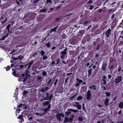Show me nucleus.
<instances>
[{"label": "nucleus", "mask_w": 123, "mask_h": 123, "mask_svg": "<svg viewBox=\"0 0 123 123\" xmlns=\"http://www.w3.org/2000/svg\"><path fill=\"white\" fill-rule=\"evenodd\" d=\"M46 96L44 97V96L42 97V98L41 99L40 101H42L44 100H51L52 99V93L50 94L48 93V92H46L45 94Z\"/></svg>", "instance_id": "nucleus-1"}, {"label": "nucleus", "mask_w": 123, "mask_h": 123, "mask_svg": "<svg viewBox=\"0 0 123 123\" xmlns=\"http://www.w3.org/2000/svg\"><path fill=\"white\" fill-rule=\"evenodd\" d=\"M71 111L75 112H77L78 111L77 110H74L71 108L68 109L67 110V111L65 112L66 116L69 117V115L71 114Z\"/></svg>", "instance_id": "nucleus-2"}, {"label": "nucleus", "mask_w": 123, "mask_h": 123, "mask_svg": "<svg viewBox=\"0 0 123 123\" xmlns=\"http://www.w3.org/2000/svg\"><path fill=\"white\" fill-rule=\"evenodd\" d=\"M56 117L57 120L59 121L61 120L62 119L61 117H64V114L62 113H58L56 114Z\"/></svg>", "instance_id": "nucleus-3"}, {"label": "nucleus", "mask_w": 123, "mask_h": 123, "mask_svg": "<svg viewBox=\"0 0 123 123\" xmlns=\"http://www.w3.org/2000/svg\"><path fill=\"white\" fill-rule=\"evenodd\" d=\"M67 50V48L65 49L63 51L61 52V55L60 56L61 58L62 59H64V58L65 55L66 54V51Z\"/></svg>", "instance_id": "nucleus-4"}, {"label": "nucleus", "mask_w": 123, "mask_h": 123, "mask_svg": "<svg viewBox=\"0 0 123 123\" xmlns=\"http://www.w3.org/2000/svg\"><path fill=\"white\" fill-rule=\"evenodd\" d=\"M122 80V77L120 76L116 78L115 80V82L116 83H118Z\"/></svg>", "instance_id": "nucleus-5"}, {"label": "nucleus", "mask_w": 123, "mask_h": 123, "mask_svg": "<svg viewBox=\"0 0 123 123\" xmlns=\"http://www.w3.org/2000/svg\"><path fill=\"white\" fill-rule=\"evenodd\" d=\"M107 65V62H103L101 68L103 71H105L106 70Z\"/></svg>", "instance_id": "nucleus-6"}, {"label": "nucleus", "mask_w": 123, "mask_h": 123, "mask_svg": "<svg viewBox=\"0 0 123 123\" xmlns=\"http://www.w3.org/2000/svg\"><path fill=\"white\" fill-rule=\"evenodd\" d=\"M111 32V29L110 28H108L105 32V35L106 37L108 38L109 37Z\"/></svg>", "instance_id": "nucleus-7"}, {"label": "nucleus", "mask_w": 123, "mask_h": 123, "mask_svg": "<svg viewBox=\"0 0 123 123\" xmlns=\"http://www.w3.org/2000/svg\"><path fill=\"white\" fill-rule=\"evenodd\" d=\"M92 95L90 90H88L87 92L86 99L87 100H90L91 98Z\"/></svg>", "instance_id": "nucleus-8"}, {"label": "nucleus", "mask_w": 123, "mask_h": 123, "mask_svg": "<svg viewBox=\"0 0 123 123\" xmlns=\"http://www.w3.org/2000/svg\"><path fill=\"white\" fill-rule=\"evenodd\" d=\"M50 102V100L46 101L45 102L43 103V105L44 106V108L47 107L49 105H50V108H51V104L49 103Z\"/></svg>", "instance_id": "nucleus-9"}, {"label": "nucleus", "mask_w": 123, "mask_h": 123, "mask_svg": "<svg viewBox=\"0 0 123 123\" xmlns=\"http://www.w3.org/2000/svg\"><path fill=\"white\" fill-rule=\"evenodd\" d=\"M34 61L31 60V61L29 62L26 65H27L26 67V69H29L31 68V65L33 63Z\"/></svg>", "instance_id": "nucleus-10"}, {"label": "nucleus", "mask_w": 123, "mask_h": 123, "mask_svg": "<svg viewBox=\"0 0 123 123\" xmlns=\"http://www.w3.org/2000/svg\"><path fill=\"white\" fill-rule=\"evenodd\" d=\"M23 113V112H22L21 115H19L18 117V119H20V120H19V122L21 123H22V122H23L24 121V118L23 117H25V116L22 115Z\"/></svg>", "instance_id": "nucleus-11"}, {"label": "nucleus", "mask_w": 123, "mask_h": 123, "mask_svg": "<svg viewBox=\"0 0 123 123\" xmlns=\"http://www.w3.org/2000/svg\"><path fill=\"white\" fill-rule=\"evenodd\" d=\"M50 105H49L47 107H46V108H44V109H43L42 110L44 112L43 113H44V114H45V113L48 111H49V109H50Z\"/></svg>", "instance_id": "nucleus-12"}, {"label": "nucleus", "mask_w": 123, "mask_h": 123, "mask_svg": "<svg viewBox=\"0 0 123 123\" xmlns=\"http://www.w3.org/2000/svg\"><path fill=\"white\" fill-rule=\"evenodd\" d=\"M12 74L15 77H18L16 71V69L15 68H12Z\"/></svg>", "instance_id": "nucleus-13"}, {"label": "nucleus", "mask_w": 123, "mask_h": 123, "mask_svg": "<svg viewBox=\"0 0 123 123\" xmlns=\"http://www.w3.org/2000/svg\"><path fill=\"white\" fill-rule=\"evenodd\" d=\"M106 79L107 78L104 75L103 77L102 80L104 82L103 83V84L105 85H106V84L107 82L106 80Z\"/></svg>", "instance_id": "nucleus-14"}, {"label": "nucleus", "mask_w": 123, "mask_h": 123, "mask_svg": "<svg viewBox=\"0 0 123 123\" xmlns=\"http://www.w3.org/2000/svg\"><path fill=\"white\" fill-rule=\"evenodd\" d=\"M49 87H45L44 88H43L41 90V91L42 92H45L46 91L48 90L49 89Z\"/></svg>", "instance_id": "nucleus-15"}, {"label": "nucleus", "mask_w": 123, "mask_h": 123, "mask_svg": "<svg viewBox=\"0 0 123 123\" xmlns=\"http://www.w3.org/2000/svg\"><path fill=\"white\" fill-rule=\"evenodd\" d=\"M109 100L108 99L106 98L105 99V101L104 102V104L105 105L108 106L109 105Z\"/></svg>", "instance_id": "nucleus-16"}, {"label": "nucleus", "mask_w": 123, "mask_h": 123, "mask_svg": "<svg viewBox=\"0 0 123 123\" xmlns=\"http://www.w3.org/2000/svg\"><path fill=\"white\" fill-rule=\"evenodd\" d=\"M96 86H95L93 85L92 86L90 85L89 86V88L91 89H93L94 90H96Z\"/></svg>", "instance_id": "nucleus-17"}, {"label": "nucleus", "mask_w": 123, "mask_h": 123, "mask_svg": "<svg viewBox=\"0 0 123 123\" xmlns=\"http://www.w3.org/2000/svg\"><path fill=\"white\" fill-rule=\"evenodd\" d=\"M43 18L41 16H40L38 17L37 18V21L39 22L43 20Z\"/></svg>", "instance_id": "nucleus-18"}, {"label": "nucleus", "mask_w": 123, "mask_h": 123, "mask_svg": "<svg viewBox=\"0 0 123 123\" xmlns=\"http://www.w3.org/2000/svg\"><path fill=\"white\" fill-rule=\"evenodd\" d=\"M76 104H77V107L78 110L81 109V106L80 105H79V103L77 102L76 103Z\"/></svg>", "instance_id": "nucleus-19"}, {"label": "nucleus", "mask_w": 123, "mask_h": 123, "mask_svg": "<svg viewBox=\"0 0 123 123\" xmlns=\"http://www.w3.org/2000/svg\"><path fill=\"white\" fill-rule=\"evenodd\" d=\"M118 106L119 107L122 108H123V102H120L118 105Z\"/></svg>", "instance_id": "nucleus-20"}, {"label": "nucleus", "mask_w": 123, "mask_h": 123, "mask_svg": "<svg viewBox=\"0 0 123 123\" xmlns=\"http://www.w3.org/2000/svg\"><path fill=\"white\" fill-rule=\"evenodd\" d=\"M58 27V26H57L56 27L52 29L51 30V31H53L54 32H56V29Z\"/></svg>", "instance_id": "nucleus-21"}, {"label": "nucleus", "mask_w": 123, "mask_h": 123, "mask_svg": "<svg viewBox=\"0 0 123 123\" xmlns=\"http://www.w3.org/2000/svg\"><path fill=\"white\" fill-rule=\"evenodd\" d=\"M76 80L80 84L82 83L83 82V81L82 80L78 78H77Z\"/></svg>", "instance_id": "nucleus-22"}, {"label": "nucleus", "mask_w": 123, "mask_h": 123, "mask_svg": "<svg viewBox=\"0 0 123 123\" xmlns=\"http://www.w3.org/2000/svg\"><path fill=\"white\" fill-rule=\"evenodd\" d=\"M92 68L90 69L88 71V77H90V76L91 75V73L92 72Z\"/></svg>", "instance_id": "nucleus-23"}, {"label": "nucleus", "mask_w": 123, "mask_h": 123, "mask_svg": "<svg viewBox=\"0 0 123 123\" xmlns=\"http://www.w3.org/2000/svg\"><path fill=\"white\" fill-rule=\"evenodd\" d=\"M47 10V9H46V8H44L43 9L41 10L40 11L43 12L45 13L46 12Z\"/></svg>", "instance_id": "nucleus-24"}, {"label": "nucleus", "mask_w": 123, "mask_h": 123, "mask_svg": "<svg viewBox=\"0 0 123 123\" xmlns=\"http://www.w3.org/2000/svg\"><path fill=\"white\" fill-rule=\"evenodd\" d=\"M68 122H69L68 118L67 117H65V120L63 122V123H67Z\"/></svg>", "instance_id": "nucleus-25"}, {"label": "nucleus", "mask_w": 123, "mask_h": 123, "mask_svg": "<svg viewBox=\"0 0 123 123\" xmlns=\"http://www.w3.org/2000/svg\"><path fill=\"white\" fill-rule=\"evenodd\" d=\"M11 25L10 24H9L6 26V29H7L8 31L9 32H10V31L9 30V28L10 27Z\"/></svg>", "instance_id": "nucleus-26"}, {"label": "nucleus", "mask_w": 123, "mask_h": 123, "mask_svg": "<svg viewBox=\"0 0 123 123\" xmlns=\"http://www.w3.org/2000/svg\"><path fill=\"white\" fill-rule=\"evenodd\" d=\"M27 79H28V77H27V76H26V77L24 79H23V78L21 79V80H22V79L23 80H20V81H22L23 82H25L26 81Z\"/></svg>", "instance_id": "nucleus-27"}, {"label": "nucleus", "mask_w": 123, "mask_h": 123, "mask_svg": "<svg viewBox=\"0 0 123 123\" xmlns=\"http://www.w3.org/2000/svg\"><path fill=\"white\" fill-rule=\"evenodd\" d=\"M4 68H6V71H8L9 70L11 69V67L8 65L6 67H5Z\"/></svg>", "instance_id": "nucleus-28"}, {"label": "nucleus", "mask_w": 123, "mask_h": 123, "mask_svg": "<svg viewBox=\"0 0 123 123\" xmlns=\"http://www.w3.org/2000/svg\"><path fill=\"white\" fill-rule=\"evenodd\" d=\"M39 1V0H34L32 4V5L33 6H35V3H36L38 2Z\"/></svg>", "instance_id": "nucleus-29"}, {"label": "nucleus", "mask_w": 123, "mask_h": 123, "mask_svg": "<svg viewBox=\"0 0 123 123\" xmlns=\"http://www.w3.org/2000/svg\"><path fill=\"white\" fill-rule=\"evenodd\" d=\"M85 30H82L80 31L79 33L81 35H82L85 33Z\"/></svg>", "instance_id": "nucleus-30"}, {"label": "nucleus", "mask_w": 123, "mask_h": 123, "mask_svg": "<svg viewBox=\"0 0 123 123\" xmlns=\"http://www.w3.org/2000/svg\"><path fill=\"white\" fill-rule=\"evenodd\" d=\"M41 52H40V53L41 54V55L42 56H43V55L45 54L44 51L42 50H41Z\"/></svg>", "instance_id": "nucleus-31"}, {"label": "nucleus", "mask_w": 123, "mask_h": 123, "mask_svg": "<svg viewBox=\"0 0 123 123\" xmlns=\"http://www.w3.org/2000/svg\"><path fill=\"white\" fill-rule=\"evenodd\" d=\"M52 81L51 79H49L48 82H47V85L48 86L50 85L51 82Z\"/></svg>", "instance_id": "nucleus-32"}, {"label": "nucleus", "mask_w": 123, "mask_h": 123, "mask_svg": "<svg viewBox=\"0 0 123 123\" xmlns=\"http://www.w3.org/2000/svg\"><path fill=\"white\" fill-rule=\"evenodd\" d=\"M45 45L48 48H49L50 47L51 44L49 42L48 43H46L45 44Z\"/></svg>", "instance_id": "nucleus-33"}, {"label": "nucleus", "mask_w": 123, "mask_h": 123, "mask_svg": "<svg viewBox=\"0 0 123 123\" xmlns=\"http://www.w3.org/2000/svg\"><path fill=\"white\" fill-rule=\"evenodd\" d=\"M25 105L24 104H23L22 103H20L19 105H17V107L18 108H20L22 107V106H24Z\"/></svg>", "instance_id": "nucleus-34"}, {"label": "nucleus", "mask_w": 123, "mask_h": 123, "mask_svg": "<svg viewBox=\"0 0 123 123\" xmlns=\"http://www.w3.org/2000/svg\"><path fill=\"white\" fill-rule=\"evenodd\" d=\"M28 92L25 90H24L23 92V94L24 96L26 95L28 93Z\"/></svg>", "instance_id": "nucleus-35"}, {"label": "nucleus", "mask_w": 123, "mask_h": 123, "mask_svg": "<svg viewBox=\"0 0 123 123\" xmlns=\"http://www.w3.org/2000/svg\"><path fill=\"white\" fill-rule=\"evenodd\" d=\"M21 55H20V56H18L17 58H15L14 57H13V60H14L16 61L17 60H18V58L19 57H21Z\"/></svg>", "instance_id": "nucleus-36"}, {"label": "nucleus", "mask_w": 123, "mask_h": 123, "mask_svg": "<svg viewBox=\"0 0 123 123\" xmlns=\"http://www.w3.org/2000/svg\"><path fill=\"white\" fill-rule=\"evenodd\" d=\"M83 120V117H79L78 118V120L80 121H82Z\"/></svg>", "instance_id": "nucleus-37"}, {"label": "nucleus", "mask_w": 123, "mask_h": 123, "mask_svg": "<svg viewBox=\"0 0 123 123\" xmlns=\"http://www.w3.org/2000/svg\"><path fill=\"white\" fill-rule=\"evenodd\" d=\"M29 69H27L25 70V74L26 76L28 75Z\"/></svg>", "instance_id": "nucleus-38"}, {"label": "nucleus", "mask_w": 123, "mask_h": 123, "mask_svg": "<svg viewBox=\"0 0 123 123\" xmlns=\"http://www.w3.org/2000/svg\"><path fill=\"white\" fill-rule=\"evenodd\" d=\"M100 44L99 43L98 44L97 46H96L95 47V49L97 50H99V46Z\"/></svg>", "instance_id": "nucleus-39"}, {"label": "nucleus", "mask_w": 123, "mask_h": 123, "mask_svg": "<svg viewBox=\"0 0 123 123\" xmlns=\"http://www.w3.org/2000/svg\"><path fill=\"white\" fill-rule=\"evenodd\" d=\"M47 37H45V38H43V39L41 41V42L40 43H43V44H44V42L43 43V42L45 40L46 38Z\"/></svg>", "instance_id": "nucleus-40"}, {"label": "nucleus", "mask_w": 123, "mask_h": 123, "mask_svg": "<svg viewBox=\"0 0 123 123\" xmlns=\"http://www.w3.org/2000/svg\"><path fill=\"white\" fill-rule=\"evenodd\" d=\"M106 95V96L107 97H109L111 95V93L109 92H105V93Z\"/></svg>", "instance_id": "nucleus-41"}, {"label": "nucleus", "mask_w": 123, "mask_h": 123, "mask_svg": "<svg viewBox=\"0 0 123 123\" xmlns=\"http://www.w3.org/2000/svg\"><path fill=\"white\" fill-rule=\"evenodd\" d=\"M69 118V122L70 123H71L72 122V121H73V118L71 117H70Z\"/></svg>", "instance_id": "nucleus-42"}, {"label": "nucleus", "mask_w": 123, "mask_h": 123, "mask_svg": "<svg viewBox=\"0 0 123 123\" xmlns=\"http://www.w3.org/2000/svg\"><path fill=\"white\" fill-rule=\"evenodd\" d=\"M37 68L36 67H33L32 68V70L36 72L37 70Z\"/></svg>", "instance_id": "nucleus-43"}, {"label": "nucleus", "mask_w": 123, "mask_h": 123, "mask_svg": "<svg viewBox=\"0 0 123 123\" xmlns=\"http://www.w3.org/2000/svg\"><path fill=\"white\" fill-rule=\"evenodd\" d=\"M47 74V73L45 71H43L42 73V75L43 76H46Z\"/></svg>", "instance_id": "nucleus-44"}, {"label": "nucleus", "mask_w": 123, "mask_h": 123, "mask_svg": "<svg viewBox=\"0 0 123 123\" xmlns=\"http://www.w3.org/2000/svg\"><path fill=\"white\" fill-rule=\"evenodd\" d=\"M83 98V97L81 96H79L77 98V100H81Z\"/></svg>", "instance_id": "nucleus-45"}, {"label": "nucleus", "mask_w": 123, "mask_h": 123, "mask_svg": "<svg viewBox=\"0 0 123 123\" xmlns=\"http://www.w3.org/2000/svg\"><path fill=\"white\" fill-rule=\"evenodd\" d=\"M37 79L40 80L41 81H42L43 80L41 76H39L37 77Z\"/></svg>", "instance_id": "nucleus-46"}, {"label": "nucleus", "mask_w": 123, "mask_h": 123, "mask_svg": "<svg viewBox=\"0 0 123 123\" xmlns=\"http://www.w3.org/2000/svg\"><path fill=\"white\" fill-rule=\"evenodd\" d=\"M16 63L15 64V65H14V64H11V67H15L17 65H16Z\"/></svg>", "instance_id": "nucleus-47"}, {"label": "nucleus", "mask_w": 123, "mask_h": 123, "mask_svg": "<svg viewBox=\"0 0 123 123\" xmlns=\"http://www.w3.org/2000/svg\"><path fill=\"white\" fill-rule=\"evenodd\" d=\"M47 58V57L45 55H44L43 57V60H45Z\"/></svg>", "instance_id": "nucleus-48"}, {"label": "nucleus", "mask_w": 123, "mask_h": 123, "mask_svg": "<svg viewBox=\"0 0 123 123\" xmlns=\"http://www.w3.org/2000/svg\"><path fill=\"white\" fill-rule=\"evenodd\" d=\"M49 3L50 4L52 3V1H51V0H47L46 3L48 4Z\"/></svg>", "instance_id": "nucleus-49"}, {"label": "nucleus", "mask_w": 123, "mask_h": 123, "mask_svg": "<svg viewBox=\"0 0 123 123\" xmlns=\"http://www.w3.org/2000/svg\"><path fill=\"white\" fill-rule=\"evenodd\" d=\"M58 81V79H56L55 80V81L54 83V86H55L56 85Z\"/></svg>", "instance_id": "nucleus-50"}, {"label": "nucleus", "mask_w": 123, "mask_h": 123, "mask_svg": "<svg viewBox=\"0 0 123 123\" xmlns=\"http://www.w3.org/2000/svg\"><path fill=\"white\" fill-rule=\"evenodd\" d=\"M7 18H6L5 19L4 21H1V23L3 24L4 23L6 22L7 21Z\"/></svg>", "instance_id": "nucleus-51"}, {"label": "nucleus", "mask_w": 123, "mask_h": 123, "mask_svg": "<svg viewBox=\"0 0 123 123\" xmlns=\"http://www.w3.org/2000/svg\"><path fill=\"white\" fill-rule=\"evenodd\" d=\"M93 0H90L87 2V4H91L93 3Z\"/></svg>", "instance_id": "nucleus-52"}, {"label": "nucleus", "mask_w": 123, "mask_h": 123, "mask_svg": "<svg viewBox=\"0 0 123 123\" xmlns=\"http://www.w3.org/2000/svg\"><path fill=\"white\" fill-rule=\"evenodd\" d=\"M5 18V17L2 16L1 18H0V20L1 21L2 20H3Z\"/></svg>", "instance_id": "nucleus-53"}, {"label": "nucleus", "mask_w": 123, "mask_h": 123, "mask_svg": "<svg viewBox=\"0 0 123 123\" xmlns=\"http://www.w3.org/2000/svg\"><path fill=\"white\" fill-rule=\"evenodd\" d=\"M83 109L85 111H86L85 106V105L84 104H83Z\"/></svg>", "instance_id": "nucleus-54"}, {"label": "nucleus", "mask_w": 123, "mask_h": 123, "mask_svg": "<svg viewBox=\"0 0 123 123\" xmlns=\"http://www.w3.org/2000/svg\"><path fill=\"white\" fill-rule=\"evenodd\" d=\"M88 23V21H85L84 23H83V25H86Z\"/></svg>", "instance_id": "nucleus-55"}, {"label": "nucleus", "mask_w": 123, "mask_h": 123, "mask_svg": "<svg viewBox=\"0 0 123 123\" xmlns=\"http://www.w3.org/2000/svg\"><path fill=\"white\" fill-rule=\"evenodd\" d=\"M60 61V59H58L57 60V62H56V65L57 64H58L59 63Z\"/></svg>", "instance_id": "nucleus-56"}, {"label": "nucleus", "mask_w": 123, "mask_h": 123, "mask_svg": "<svg viewBox=\"0 0 123 123\" xmlns=\"http://www.w3.org/2000/svg\"><path fill=\"white\" fill-rule=\"evenodd\" d=\"M108 12L109 13H110L111 12L113 11V9H109L108 10Z\"/></svg>", "instance_id": "nucleus-57"}, {"label": "nucleus", "mask_w": 123, "mask_h": 123, "mask_svg": "<svg viewBox=\"0 0 123 123\" xmlns=\"http://www.w3.org/2000/svg\"><path fill=\"white\" fill-rule=\"evenodd\" d=\"M24 57L21 56V57H19L18 58V59H19V60H21L22 59H24Z\"/></svg>", "instance_id": "nucleus-58"}, {"label": "nucleus", "mask_w": 123, "mask_h": 123, "mask_svg": "<svg viewBox=\"0 0 123 123\" xmlns=\"http://www.w3.org/2000/svg\"><path fill=\"white\" fill-rule=\"evenodd\" d=\"M19 67L21 68H22L24 67V65L21 64L20 65Z\"/></svg>", "instance_id": "nucleus-59"}, {"label": "nucleus", "mask_w": 123, "mask_h": 123, "mask_svg": "<svg viewBox=\"0 0 123 123\" xmlns=\"http://www.w3.org/2000/svg\"><path fill=\"white\" fill-rule=\"evenodd\" d=\"M60 19H61L60 18H56L55 20H56V21H59V20H60Z\"/></svg>", "instance_id": "nucleus-60"}, {"label": "nucleus", "mask_w": 123, "mask_h": 123, "mask_svg": "<svg viewBox=\"0 0 123 123\" xmlns=\"http://www.w3.org/2000/svg\"><path fill=\"white\" fill-rule=\"evenodd\" d=\"M74 52V51L73 50H71L70 51L69 53L71 55H72Z\"/></svg>", "instance_id": "nucleus-61"}, {"label": "nucleus", "mask_w": 123, "mask_h": 123, "mask_svg": "<svg viewBox=\"0 0 123 123\" xmlns=\"http://www.w3.org/2000/svg\"><path fill=\"white\" fill-rule=\"evenodd\" d=\"M93 7V6H92V5H90L89 9H90L91 10L92 9Z\"/></svg>", "instance_id": "nucleus-62"}, {"label": "nucleus", "mask_w": 123, "mask_h": 123, "mask_svg": "<svg viewBox=\"0 0 123 123\" xmlns=\"http://www.w3.org/2000/svg\"><path fill=\"white\" fill-rule=\"evenodd\" d=\"M45 114L44 113H41L40 114V117H42L43 116V115H44Z\"/></svg>", "instance_id": "nucleus-63"}, {"label": "nucleus", "mask_w": 123, "mask_h": 123, "mask_svg": "<svg viewBox=\"0 0 123 123\" xmlns=\"http://www.w3.org/2000/svg\"><path fill=\"white\" fill-rule=\"evenodd\" d=\"M37 53L36 52H35V53H34V54H33V57H34L35 56V55H37Z\"/></svg>", "instance_id": "nucleus-64"}]
</instances>
